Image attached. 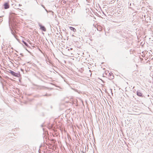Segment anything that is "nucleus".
I'll return each instance as SVG.
<instances>
[{"mask_svg": "<svg viewBox=\"0 0 153 153\" xmlns=\"http://www.w3.org/2000/svg\"><path fill=\"white\" fill-rule=\"evenodd\" d=\"M4 5L5 9H7L9 8V6L8 3H4Z\"/></svg>", "mask_w": 153, "mask_h": 153, "instance_id": "obj_1", "label": "nucleus"}, {"mask_svg": "<svg viewBox=\"0 0 153 153\" xmlns=\"http://www.w3.org/2000/svg\"><path fill=\"white\" fill-rule=\"evenodd\" d=\"M96 7H95V6H94V8L95 9V10H99V9H100L101 10V8H100V7L99 4H96Z\"/></svg>", "mask_w": 153, "mask_h": 153, "instance_id": "obj_2", "label": "nucleus"}, {"mask_svg": "<svg viewBox=\"0 0 153 153\" xmlns=\"http://www.w3.org/2000/svg\"><path fill=\"white\" fill-rule=\"evenodd\" d=\"M70 29L71 30L73 31L74 32H75L76 31V29L72 27H70Z\"/></svg>", "mask_w": 153, "mask_h": 153, "instance_id": "obj_3", "label": "nucleus"}, {"mask_svg": "<svg viewBox=\"0 0 153 153\" xmlns=\"http://www.w3.org/2000/svg\"><path fill=\"white\" fill-rule=\"evenodd\" d=\"M40 29L42 30H43L44 31H45L46 30L45 27L44 26H41Z\"/></svg>", "mask_w": 153, "mask_h": 153, "instance_id": "obj_4", "label": "nucleus"}, {"mask_svg": "<svg viewBox=\"0 0 153 153\" xmlns=\"http://www.w3.org/2000/svg\"><path fill=\"white\" fill-rule=\"evenodd\" d=\"M137 94L138 96H141L142 95V94L140 92L138 91L137 92Z\"/></svg>", "mask_w": 153, "mask_h": 153, "instance_id": "obj_5", "label": "nucleus"}, {"mask_svg": "<svg viewBox=\"0 0 153 153\" xmlns=\"http://www.w3.org/2000/svg\"><path fill=\"white\" fill-rule=\"evenodd\" d=\"M10 73L13 75L15 76V73L13 71H10Z\"/></svg>", "mask_w": 153, "mask_h": 153, "instance_id": "obj_6", "label": "nucleus"}, {"mask_svg": "<svg viewBox=\"0 0 153 153\" xmlns=\"http://www.w3.org/2000/svg\"><path fill=\"white\" fill-rule=\"evenodd\" d=\"M22 42L24 43V44L27 46H28V45L24 41H22Z\"/></svg>", "mask_w": 153, "mask_h": 153, "instance_id": "obj_7", "label": "nucleus"}, {"mask_svg": "<svg viewBox=\"0 0 153 153\" xmlns=\"http://www.w3.org/2000/svg\"><path fill=\"white\" fill-rule=\"evenodd\" d=\"M27 41L30 44V40L29 39H28V40H27Z\"/></svg>", "mask_w": 153, "mask_h": 153, "instance_id": "obj_8", "label": "nucleus"}, {"mask_svg": "<svg viewBox=\"0 0 153 153\" xmlns=\"http://www.w3.org/2000/svg\"><path fill=\"white\" fill-rule=\"evenodd\" d=\"M63 3H66V1H64V0H63Z\"/></svg>", "mask_w": 153, "mask_h": 153, "instance_id": "obj_9", "label": "nucleus"}, {"mask_svg": "<svg viewBox=\"0 0 153 153\" xmlns=\"http://www.w3.org/2000/svg\"><path fill=\"white\" fill-rule=\"evenodd\" d=\"M18 10H20L21 9H18Z\"/></svg>", "mask_w": 153, "mask_h": 153, "instance_id": "obj_10", "label": "nucleus"}, {"mask_svg": "<svg viewBox=\"0 0 153 153\" xmlns=\"http://www.w3.org/2000/svg\"><path fill=\"white\" fill-rule=\"evenodd\" d=\"M71 50H72V48H71Z\"/></svg>", "mask_w": 153, "mask_h": 153, "instance_id": "obj_11", "label": "nucleus"}]
</instances>
